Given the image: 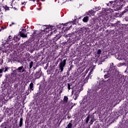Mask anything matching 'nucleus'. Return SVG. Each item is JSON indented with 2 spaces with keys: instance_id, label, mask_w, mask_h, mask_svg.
<instances>
[{
  "instance_id": "obj_3",
  "label": "nucleus",
  "mask_w": 128,
  "mask_h": 128,
  "mask_svg": "<svg viewBox=\"0 0 128 128\" xmlns=\"http://www.w3.org/2000/svg\"><path fill=\"white\" fill-rule=\"evenodd\" d=\"M66 60L64 59L63 60H62L59 64V68L60 70V72H64V68L66 66Z\"/></svg>"
},
{
  "instance_id": "obj_16",
  "label": "nucleus",
  "mask_w": 128,
  "mask_h": 128,
  "mask_svg": "<svg viewBox=\"0 0 128 128\" xmlns=\"http://www.w3.org/2000/svg\"><path fill=\"white\" fill-rule=\"evenodd\" d=\"M90 116H87V118H86V124L88 123V122L90 121Z\"/></svg>"
},
{
  "instance_id": "obj_12",
  "label": "nucleus",
  "mask_w": 128,
  "mask_h": 128,
  "mask_svg": "<svg viewBox=\"0 0 128 128\" xmlns=\"http://www.w3.org/2000/svg\"><path fill=\"white\" fill-rule=\"evenodd\" d=\"M82 20L84 22H87L88 20V16H86L84 17V18L82 19Z\"/></svg>"
},
{
  "instance_id": "obj_24",
  "label": "nucleus",
  "mask_w": 128,
  "mask_h": 128,
  "mask_svg": "<svg viewBox=\"0 0 128 128\" xmlns=\"http://www.w3.org/2000/svg\"><path fill=\"white\" fill-rule=\"evenodd\" d=\"M4 8H5L6 10H8L10 8L6 6H4Z\"/></svg>"
},
{
  "instance_id": "obj_5",
  "label": "nucleus",
  "mask_w": 128,
  "mask_h": 128,
  "mask_svg": "<svg viewBox=\"0 0 128 128\" xmlns=\"http://www.w3.org/2000/svg\"><path fill=\"white\" fill-rule=\"evenodd\" d=\"M8 68L6 66H4V67L0 68V78H2V72H8Z\"/></svg>"
},
{
  "instance_id": "obj_34",
  "label": "nucleus",
  "mask_w": 128,
  "mask_h": 128,
  "mask_svg": "<svg viewBox=\"0 0 128 128\" xmlns=\"http://www.w3.org/2000/svg\"><path fill=\"white\" fill-rule=\"evenodd\" d=\"M116 6H114V8H116Z\"/></svg>"
},
{
  "instance_id": "obj_23",
  "label": "nucleus",
  "mask_w": 128,
  "mask_h": 128,
  "mask_svg": "<svg viewBox=\"0 0 128 128\" xmlns=\"http://www.w3.org/2000/svg\"><path fill=\"white\" fill-rule=\"evenodd\" d=\"M32 92L31 90H30V89H28L27 91L26 92L28 94Z\"/></svg>"
},
{
  "instance_id": "obj_13",
  "label": "nucleus",
  "mask_w": 128,
  "mask_h": 128,
  "mask_svg": "<svg viewBox=\"0 0 128 128\" xmlns=\"http://www.w3.org/2000/svg\"><path fill=\"white\" fill-rule=\"evenodd\" d=\"M29 86H30V90H34V83L31 82V83L30 84Z\"/></svg>"
},
{
  "instance_id": "obj_8",
  "label": "nucleus",
  "mask_w": 128,
  "mask_h": 128,
  "mask_svg": "<svg viewBox=\"0 0 128 128\" xmlns=\"http://www.w3.org/2000/svg\"><path fill=\"white\" fill-rule=\"evenodd\" d=\"M100 10V7L98 8H93V10H91L89 11L90 14H96V10Z\"/></svg>"
},
{
  "instance_id": "obj_31",
  "label": "nucleus",
  "mask_w": 128,
  "mask_h": 128,
  "mask_svg": "<svg viewBox=\"0 0 128 128\" xmlns=\"http://www.w3.org/2000/svg\"><path fill=\"white\" fill-rule=\"evenodd\" d=\"M22 4H26V2H24L23 3H22Z\"/></svg>"
},
{
  "instance_id": "obj_25",
  "label": "nucleus",
  "mask_w": 128,
  "mask_h": 128,
  "mask_svg": "<svg viewBox=\"0 0 128 128\" xmlns=\"http://www.w3.org/2000/svg\"><path fill=\"white\" fill-rule=\"evenodd\" d=\"M92 74V71L90 72L89 73L88 76H90V74Z\"/></svg>"
},
{
  "instance_id": "obj_1",
  "label": "nucleus",
  "mask_w": 128,
  "mask_h": 128,
  "mask_svg": "<svg viewBox=\"0 0 128 128\" xmlns=\"http://www.w3.org/2000/svg\"><path fill=\"white\" fill-rule=\"evenodd\" d=\"M110 70L111 72L110 74L112 76H116L117 80L118 82H122V80L124 78V76L120 74V72L116 69V67L114 66V63L110 64Z\"/></svg>"
},
{
  "instance_id": "obj_14",
  "label": "nucleus",
  "mask_w": 128,
  "mask_h": 128,
  "mask_svg": "<svg viewBox=\"0 0 128 128\" xmlns=\"http://www.w3.org/2000/svg\"><path fill=\"white\" fill-rule=\"evenodd\" d=\"M68 98L67 96H64L63 99L64 102H65V103L68 102Z\"/></svg>"
},
{
  "instance_id": "obj_22",
  "label": "nucleus",
  "mask_w": 128,
  "mask_h": 128,
  "mask_svg": "<svg viewBox=\"0 0 128 128\" xmlns=\"http://www.w3.org/2000/svg\"><path fill=\"white\" fill-rule=\"evenodd\" d=\"M12 36H8V38L7 39V40H8V42H9V41H10V40H12Z\"/></svg>"
},
{
  "instance_id": "obj_18",
  "label": "nucleus",
  "mask_w": 128,
  "mask_h": 128,
  "mask_svg": "<svg viewBox=\"0 0 128 128\" xmlns=\"http://www.w3.org/2000/svg\"><path fill=\"white\" fill-rule=\"evenodd\" d=\"M19 126H22V118L20 119Z\"/></svg>"
},
{
  "instance_id": "obj_4",
  "label": "nucleus",
  "mask_w": 128,
  "mask_h": 128,
  "mask_svg": "<svg viewBox=\"0 0 128 128\" xmlns=\"http://www.w3.org/2000/svg\"><path fill=\"white\" fill-rule=\"evenodd\" d=\"M13 72L14 74H16V72H26V68H24V66H21L20 67H18L16 70H14Z\"/></svg>"
},
{
  "instance_id": "obj_33",
  "label": "nucleus",
  "mask_w": 128,
  "mask_h": 128,
  "mask_svg": "<svg viewBox=\"0 0 128 128\" xmlns=\"http://www.w3.org/2000/svg\"><path fill=\"white\" fill-rule=\"evenodd\" d=\"M62 91H60V94H62Z\"/></svg>"
},
{
  "instance_id": "obj_2",
  "label": "nucleus",
  "mask_w": 128,
  "mask_h": 128,
  "mask_svg": "<svg viewBox=\"0 0 128 128\" xmlns=\"http://www.w3.org/2000/svg\"><path fill=\"white\" fill-rule=\"evenodd\" d=\"M1 50L2 52H12L14 48H12V44H5L4 45H2L1 46Z\"/></svg>"
},
{
  "instance_id": "obj_6",
  "label": "nucleus",
  "mask_w": 128,
  "mask_h": 128,
  "mask_svg": "<svg viewBox=\"0 0 128 128\" xmlns=\"http://www.w3.org/2000/svg\"><path fill=\"white\" fill-rule=\"evenodd\" d=\"M72 94H74V100H76L78 98V94H80V90H72Z\"/></svg>"
},
{
  "instance_id": "obj_36",
  "label": "nucleus",
  "mask_w": 128,
  "mask_h": 128,
  "mask_svg": "<svg viewBox=\"0 0 128 128\" xmlns=\"http://www.w3.org/2000/svg\"><path fill=\"white\" fill-rule=\"evenodd\" d=\"M1 31H2V29L0 28V32H1Z\"/></svg>"
},
{
  "instance_id": "obj_19",
  "label": "nucleus",
  "mask_w": 128,
  "mask_h": 128,
  "mask_svg": "<svg viewBox=\"0 0 128 128\" xmlns=\"http://www.w3.org/2000/svg\"><path fill=\"white\" fill-rule=\"evenodd\" d=\"M32 64H34V62L32 61L30 63V68H32Z\"/></svg>"
},
{
  "instance_id": "obj_27",
  "label": "nucleus",
  "mask_w": 128,
  "mask_h": 128,
  "mask_svg": "<svg viewBox=\"0 0 128 128\" xmlns=\"http://www.w3.org/2000/svg\"><path fill=\"white\" fill-rule=\"evenodd\" d=\"M116 6H120V3L118 2L116 4Z\"/></svg>"
},
{
  "instance_id": "obj_37",
  "label": "nucleus",
  "mask_w": 128,
  "mask_h": 128,
  "mask_svg": "<svg viewBox=\"0 0 128 128\" xmlns=\"http://www.w3.org/2000/svg\"><path fill=\"white\" fill-rule=\"evenodd\" d=\"M86 72H88V71H87V70H86Z\"/></svg>"
},
{
  "instance_id": "obj_38",
  "label": "nucleus",
  "mask_w": 128,
  "mask_h": 128,
  "mask_svg": "<svg viewBox=\"0 0 128 128\" xmlns=\"http://www.w3.org/2000/svg\"><path fill=\"white\" fill-rule=\"evenodd\" d=\"M58 2H60V1H58Z\"/></svg>"
},
{
  "instance_id": "obj_7",
  "label": "nucleus",
  "mask_w": 128,
  "mask_h": 128,
  "mask_svg": "<svg viewBox=\"0 0 128 128\" xmlns=\"http://www.w3.org/2000/svg\"><path fill=\"white\" fill-rule=\"evenodd\" d=\"M26 32V29H22V32H20V36L22 38H26L28 35L26 34H24V32Z\"/></svg>"
},
{
  "instance_id": "obj_32",
  "label": "nucleus",
  "mask_w": 128,
  "mask_h": 128,
  "mask_svg": "<svg viewBox=\"0 0 128 128\" xmlns=\"http://www.w3.org/2000/svg\"><path fill=\"white\" fill-rule=\"evenodd\" d=\"M98 88H100V86H98Z\"/></svg>"
},
{
  "instance_id": "obj_21",
  "label": "nucleus",
  "mask_w": 128,
  "mask_h": 128,
  "mask_svg": "<svg viewBox=\"0 0 128 128\" xmlns=\"http://www.w3.org/2000/svg\"><path fill=\"white\" fill-rule=\"evenodd\" d=\"M97 54H98L99 55L98 56H100V54H102V50H100L99 49V50H98V52H97Z\"/></svg>"
},
{
  "instance_id": "obj_29",
  "label": "nucleus",
  "mask_w": 128,
  "mask_h": 128,
  "mask_svg": "<svg viewBox=\"0 0 128 128\" xmlns=\"http://www.w3.org/2000/svg\"><path fill=\"white\" fill-rule=\"evenodd\" d=\"M2 118H0V122H2Z\"/></svg>"
},
{
  "instance_id": "obj_28",
  "label": "nucleus",
  "mask_w": 128,
  "mask_h": 128,
  "mask_svg": "<svg viewBox=\"0 0 128 128\" xmlns=\"http://www.w3.org/2000/svg\"><path fill=\"white\" fill-rule=\"evenodd\" d=\"M12 24H14L12 22V24H10V26H12Z\"/></svg>"
},
{
  "instance_id": "obj_11",
  "label": "nucleus",
  "mask_w": 128,
  "mask_h": 128,
  "mask_svg": "<svg viewBox=\"0 0 128 128\" xmlns=\"http://www.w3.org/2000/svg\"><path fill=\"white\" fill-rule=\"evenodd\" d=\"M108 74H105V75L104 76V78H109V76H110V74H111L112 72L110 71V69H109V70L108 71Z\"/></svg>"
},
{
  "instance_id": "obj_26",
  "label": "nucleus",
  "mask_w": 128,
  "mask_h": 128,
  "mask_svg": "<svg viewBox=\"0 0 128 128\" xmlns=\"http://www.w3.org/2000/svg\"><path fill=\"white\" fill-rule=\"evenodd\" d=\"M2 60L0 59V64H2Z\"/></svg>"
},
{
  "instance_id": "obj_17",
  "label": "nucleus",
  "mask_w": 128,
  "mask_h": 128,
  "mask_svg": "<svg viewBox=\"0 0 128 128\" xmlns=\"http://www.w3.org/2000/svg\"><path fill=\"white\" fill-rule=\"evenodd\" d=\"M68 128H72V123H69L67 126Z\"/></svg>"
},
{
  "instance_id": "obj_35",
  "label": "nucleus",
  "mask_w": 128,
  "mask_h": 128,
  "mask_svg": "<svg viewBox=\"0 0 128 128\" xmlns=\"http://www.w3.org/2000/svg\"><path fill=\"white\" fill-rule=\"evenodd\" d=\"M33 0V2H34L36 0Z\"/></svg>"
},
{
  "instance_id": "obj_9",
  "label": "nucleus",
  "mask_w": 128,
  "mask_h": 128,
  "mask_svg": "<svg viewBox=\"0 0 128 128\" xmlns=\"http://www.w3.org/2000/svg\"><path fill=\"white\" fill-rule=\"evenodd\" d=\"M74 84H67V86H68V90H70V88H74V86H72V85ZM70 86H72V88H70Z\"/></svg>"
},
{
  "instance_id": "obj_30",
  "label": "nucleus",
  "mask_w": 128,
  "mask_h": 128,
  "mask_svg": "<svg viewBox=\"0 0 128 128\" xmlns=\"http://www.w3.org/2000/svg\"><path fill=\"white\" fill-rule=\"evenodd\" d=\"M110 2V4H114V2Z\"/></svg>"
},
{
  "instance_id": "obj_15",
  "label": "nucleus",
  "mask_w": 128,
  "mask_h": 128,
  "mask_svg": "<svg viewBox=\"0 0 128 128\" xmlns=\"http://www.w3.org/2000/svg\"><path fill=\"white\" fill-rule=\"evenodd\" d=\"M40 78V72H36V78Z\"/></svg>"
},
{
  "instance_id": "obj_10",
  "label": "nucleus",
  "mask_w": 128,
  "mask_h": 128,
  "mask_svg": "<svg viewBox=\"0 0 128 128\" xmlns=\"http://www.w3.org/2000/svg\"><path fill=\"white\" fill-rule=\"evenodd\" d=\"M118 60H126V56H122V55H119L118 57Z\"/></svg>"
},
{
  "instance_id": "obj_20",
  "label": "nucleus",
  "mask_w": 128,
  "mask_h": 128,
  "mask_svg": "<svg viewBox=\"0 0 128 128\" xmlns=\"http://www.w3.org/2000/svg\"><path fill=\"white\" fill-rule=\"evenodd\" d=\"M94 122V117L91 118V120H90V124H92Z\"/></svg>"
}]
</instances>
